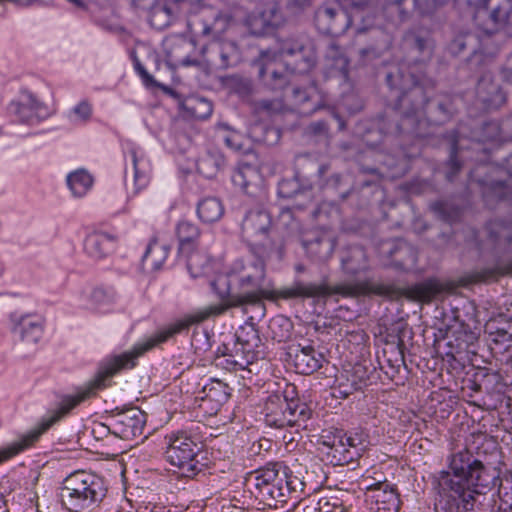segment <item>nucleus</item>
Instances as JSON below:
<instances>
[{
    "label": "nucleus",
    "instance_id": "obj_1",
    "mask_svg": "<svg viewBox=\"0 0 512 512\" xmlns=\"http://www.w3.org/2000/svg\"><path fill=\"white\" fill-rule=\"evenodd\" d=\"M231 277L236 282V294L225 305H210L186 315L168 328L136 344L132 350L107 359L93 380L80 387L75 394L67 395L62 399L58 409L48 417V429L80 403L94 397L98 390L104 389L107 386L106 381L117 372L122 369L133 368L136 365L137 358L156 345L167 341L177 333L187 330L194 324L202 323L210 317L224 313L229 308L255 305L264 297L265 269L262 261L258 259L235 261L231 267Z\"/></svg>",
    "mask_w": 512,
    "mask_h": 512
},
{
    "label": "nucleus",
    "instance_id": "obj_2",
    "mask_svg": "<svg viewBox=\"0 0 512 512\" xmlns=\"http://www.w3.org/2000/svg\"><path fill=\"white\" fill-rule=\"evenodd\" d=\"M451 472H443L439 485L453 498H461L465 510H471L475 495L482 494L489 486V475L481 461L473 459L467 451L454 454L450 461Z\"/></svg>",
    "mask_w": 512,
    "mask_h": 512
},
{
    "label": "nucleus",
    "instance_id": "obj_3",
    "mask_svg": "<svg viewBox=\"0 0 512 512\" xmlns=\"http://www.w3.org/2000/svg\"><path fill=\"white\" fill-rule=\"evenodd\" d=\"M102 478L85 471L70 474L63 482L60 499L70 512H80L100 503L106 496Z\"/></svg>",
    "mask_w": 512,
    "mask_h": 512
},
{
    "label": "nucleus",
    "instance_id": "obj_4",
    "mask_svg": "<svg viewBox=\"0 0 512 512\" xmlns=\"http://www.w3.org/2000/svg\"><path fill=\"white\" fill-rule=\"evenodd\" d=\"M280 468L274 465L256 473L254 486L263 501L283 502L290 491L303 489V483L296 476L288 475L285 469Z\"/></svg>",
    "mask_w": 512,
    "mask_h": 512
},
{
    "label": "nucleus",
    "instance_id": "obj_5",
    "mask_svg": "<svg viewBox=\"0 0 512 512\" xmlns=\"http://www.w3.org/2000/svg\"><path fill=\"white\" fill-rule=\"evenodd\" d=\"M166 440V459L171 465L177 467L182 475L192 477L201 471V464L197 460L199 448L189 436L172 434Z\"/></svg>",
    "mask_w": 512,
    "mask_h": 512
},
{
    "label": "nucleus",
    "instance_id": "obj_6",
    "mask_svg": "<svg viewBox=\"0 0 512 512\" xmlns=\"http://www.w3.org/2000/svg\"><path fill=\"white\" fill-rule=\"evenodd\" d=\"M267 425L276 428L297 425L308 418L306 406L298 400H288L286 396L273 394L268 397L264 406Z\"/></svg>",
    "mask_w": 512,
    "mask_h": 512
},
{
    "label": "nucleus",
    "instance_id": "obj_7",
    "mask_svg": "<svg viewBox=\"0 0 512 512\" xmlns=\"http://www.w3.org/2000/svg\"><path fill=\"white\" fill-rule=\"evenodd\" d=\"M474 9V18L487 33L505 27L512 15V0H467Z\"/></svg>",
    "mask_w": 512,
    "mask_h": 512
},
{
    "label": "nucleus",
    "instance_id": "obj_8",
    "mask_svg": "<svg viewBox=\"0 0 512 512\" xmlns=\"http://www.w3.org/2000/svg\"><path fill=\"white\" fill-rule=\"evenodd\" d=\"M322 444L328 448L327 454L336 465H343L354 460L363 449V439L360 435H347L342 430L322 435Z\"/></svg>",
    "mask_w": 512,
    "mask_h": 512
},
{
    "label": "nucleus",
    "instance_id": "obj_9",
    "mask_svg": "<svg viewBox=\"0 0 512 512\" xmlns=\"http://www.w3.org/2000/svg\"><path fill=\"white\" fill-rule=\"evenodd\" d=\"M367 291L366 284H340L329 287L326 284L302 283L296 282L292 286L284 289L281 294L284 298L295 297H325L332 294H341L343 296H357Z\"/></svg>",
    "mask_w": 512,
    "mask_h": 512
},
{
    "label": "nucleus",
    "instance_id": "obj_10",
    "mask_svg": "<svg viewBox=\"0 0 512 512\" xmlns=\"http://www.w3.org/2000/svg\"><path fill=\"white\" fill-rule=\"evenodd\" d=\"M259 343L260 338L254 328L240 329L236 333L234 354L230 355L231 359L226 361L233 364L235 369H245L257 359L256 349L259 347Z\"/></svg>",
    "mask_w": 512,
    "mask_h": 512
},
{
    "label": "nucleus",
    "instance_id": "obj_11",
    "mask_svg": "<svg viewBox=\"0 0 512 512\" xmlns=\"http://www.w3.org/2000/svg\"><path fill=\"white\" fill-rule=\"evenodd\" d=\"M248 27L254 35H267L274 32L284 23V17L279 5L269 1L256 13L248 18Z\"/></svg>",
    "mask_w": 512,
    "mask_h": 512
},
{
    "label": "nucleus",
    "instance_id": "obj_12",
    "mask_svg": "<svg viewBox=\"0 0 512 512\" xmlns=\"http://www.w3.org/2000/svg\"><path fill=\"white\" fill-rule=\"evenodd\" d=\"M12 332L19 336L20 340L27 345L35 344L43 334V321L33 315L12 313Z\"/></svg>",
    "mask_w": 512,
    "mask_h": 512
},
{
    "label": "nucleus",
    "instance_id": "obj_13",
    "mask_svg": "<svg viewBox=\"0 0 512 512\" xmlns=\"http://www.w3.org/2000/svg\"><path fill=\"white\" fill-rule=\"evenodd\" d=\"M260 77L273 89H281L288 84V73L278 69L281 63L277 59V54L270 51L261 53L259 60Z\"/></svg>",
    "mask_w": 512,
    "mask_h": 512
},
{
    "label": "nucleus",
    "instance_id": "obj_14",
    "mask_svg": "<svg viewBox=\"0 0 512 512\" xmlns=\"http://www.w3.org/2000/svg\"><path fill=\"white\" fill-rule=\"evenodd\" d=\"M350 17L341 9L323 7L316 12V23L325 33H339L350 25Z\"/></svg>",
    "mask_w": 512,
    "mask_h": 512
},
{
    "label": "nucleus",
    "instance_id": "obj_15",
    "mask_svg": "<svg viewBox=\"0 0 512 512\" xmlns=\"http://www.w3.org/2000/svg\"><path fill=\"white\" fill-rule=\"evenodd\" d=\"M270 226L271 218L267 212L250 211L242 224L243 235L248 241L257 243L267 235Z\"/></svg>",
    "mask_w": 512,
    "mask_h": 512
},
{
    "label": "nucleus",
    "instance_id": "obj_16",
    "mask_svg": "<svg viewBox=\"0 0 512 512\" xmlns=\"http://www.w3.org/2000/svg\"><path fill=\"white\" fill-rule=\"evenodd\" d=\"M289 355L293 358L294 367L300 374H311L322 366V355L310 345H299L292 349Z\"/></svg>",
    "mask_w": 512,
    "mask_h": 512
},
{
    "label": "nucleus",
    "instance_id": "obj_17",
    "mask_svg": "<svg viewBox=\"0 0 512 512\" xmlns=\"http://www.w3.org/2000/svg\"><path fill=\"white\" fill-rule=\"evenodd\" d=\"M116 238L103 232L89 234L84 240L85 254L94 260L107 257L115 248Z\"/></svg>",
    "mask_w": 512,
    "mask_h": 512
},
{
    "label": "nucleus",
    "instance_id": "obj_18",
    "mask_svg": "<svg viewBox=\"0 0 512 512\" xmlns=\"http://www.w3.org/2000/svg\"><path fill=\"white\" fill-rule=\"evenodd\" d=\"M369 497L375 503V508L399 509V496L393 486L387 482H377L367 487Z\"/></svg>",
    "mask_w": 512,
    "mask_h": 512
},
{
    "label": "nucleus",
    "instance_id": "obj_19",
    "mask_svg": "<svg viewBox=\"0 0 512 512\" xmlns=\"http://www.w3.org/2000/svg\"><path fill=\"white\" fill-rule=\"evenodd\" d=\"M116 293L104 287L93 288L88 295L89 308L99 314H109L114 311Z\"/></svg>",
    "mask_w": 512,
    "mask_h": 512
},
{
    "label": "nucleus",
    "instance_id": "obj_20",
    "mask_svg": "<svg viewBox=\"0 0 512 512\" xmlns=\"http://www.w3.org/2000/svg\"><path fill=\"white\" fill-rule=\"evenodd\" d=\"M121 437L125 439L142 435L145 426V414L138 409H131L122 414L118 420Z\"/></svg>",
    "mask_w": 512,
    "mask_h": 512
},
{
    "label": "nucleus",
    "instance_id": "obj_21",
    "mask_svg": "<svg viewBox=\"0 0 512 512\" xmlns=\"http://www.w3.org/2000/svg\"><path fill=\"white\" fill-rule=\"evenodd\" d=\"M301 56L302 61L298 62L296 61L293 70L297 72H306L310 70L315 62V58L313 53L309 50L306 51V48L298 43V42H287L283 45L280 56Z\"/></svg>",
    "mask_w": 512,
    "mask_h": 512
},
{
    "label": "nucleus",
    "instance_id": "obj_22",
    "mask_svg": "<svg viewBox=\"0 0 512 512\" xmlns=\"http://www.w3.org/2000/svg\"><path fill=\"white\" fill-rule=\"evenodd\" d=\"M224 211V205L217 197H206L197 205L198 217L207 224L219 221L223 217Z\"/></svg>",
    "mask_w": 512,
    "mask_h": 512
},
{
    "label": "nucleus",
    "instance_id": "obj_23",
    "mask_svg": "<svg viewBox=\"0 0 512 512\" xmlns=\"http://www.w3.org/2000/svg\"><path fill=\"white\" fill-rule=\"evenodd\" d=\"M176 235L179 240L180 253H186L194 248L200 236V230L193 222L181 220L176 226Z\"/></svg>",
    "mask_w": 512,
    "mask_h": 512
},
{
    "label": "nucleus",
    "instance_id": "obj_24",
    "mask_svg": "<svg viewBox=\"0 0 512 512\" xmlns=\"http://www.w3.org/2000/svg\"><path fill=\"white\" fill-rule=\"evenodd\" d=\"M168 253V247L164 244H160L156 238H153L143 256V264L148 269L158 270L166 261Z\"/></svg>",
    "mask_w": 512,
    "mask_h": 512
},
{
    "label": "nucleus",
    "instance_id": "obj_25",
    "mask_svg": "<svg viewBox=\"0 0 512 512\" xmlns=\"http://www.w3.org/2000/svg\"><path fill=\"white\" fill-rule=\"evenodd\" d=\"M205 397L202 399V408H207L209 403H214L211 410L217 411L229 398L228 387L221 381H214L204 387Z\"/></svg>",
    "mask_w": 512,
    "mask_h": 512
},
{
    "label": "nucleus",
    "instance_id": "obj_26",
    "mask_svg": "<svg viewBox=\"0 0 512 512\" xmlns=\"http://www.w3.org/2000/svg\"><path fill=\"white\" fill-rule=\"evenodd\" d=\"M186 256V265L193 278L203 277L211 270V261L207 255L200 251L182 253Z\"/></svg>",
    "mask_w": 512,
    "mask_h": 512
},
{
    "label": "nucleus",
    "instance_id": "obj_27",
    "mask_svg": "<svg viewBox=\"0 0 512 512\" xmlns=\"http://www.w3.org/2000/svg\"><path fill=\"white\" fill-rule=\"evenodd\" d=\"M93 181V177L84 169H78L67 176V185L75 197L86 195Z\"/></svg>",
    "mask_w": 512,
    "mask_h": 512
},
{
    "label": "nucleus",
    "instance_id": "obj_28",
    "mask_svg": "<svg viewBox=\"0 0 512 512\" xmlns=\"http://www.w3.org/2000/svg\"><path fill=\"white\" fill-rule=\"evenodd\" d=\"M413 7V0H385L383 9L392 21L402 22L409 18Z\"/></svg>",
    "mask_w": 512,
    "mask_h": 512
},
{
    "label": "nucleus",
    "instance_id": "obj_29",
    "mask_svg": "<svg viewBox=\"0 0 512 512\" xmlns=\"http://www.w3.org/2000/svg\"><path fill=\"white\" fill-rule=\"evenodd\" d=\"M231 18L228 15L218 14L212 21L203 20L201 35L218 40L230 26Z\"/></svg>",
    "mask_w": 512,
    "mask_h": 512
},
{
    "label": "nucleus",
    "instance_id": "obj_30",
    "mask_svg": "<svg viewBox=\"0 0 512 512\" xmlns=\"http://www.w3.org/2000/svg\"><path fill=\"white\" fill-rule=\"evenodd\" d=\"M133 162V179L136 186V192L146 187L149 182V165L145 161L143 154H139L137 150L131 151Z\"/></svg>",
    "mask_w": 512,
    "mask_h": 512
},
{
    "label": "nucleus",
    "instance_id": "obj_31",
    "mask_svg": "<svg viewBox=\"0 0 512 512\" xmlns=\"http://www.w3.org/2000/svg\"><path fill=\"white\" fill-rule=\"evenodd\" d=\"M233 284H236V282L235 279L231 277V270L227 274L217 276V278L211 283L213 290L221 300L219 305H225L232 296L236 294V290L233 291L232 288Z\"/></svg>",
    "mask_w": 512,
    "mask_h": 512
},
{
    "label": "nucleus",
    "instance_id": "obj_32",
    "mask_svg": "<svg viewBox=\"0 0 512 512\" xmlns=\"http://www.w3.org/2000/svg\"><path fill=\"white\" fill-rule=\"evenodd\" d=\"M183 105L185 110L196 119H206L213 111L211 102L197 96L187 98Z\"/></svg>",
    "mask_w": 512,
    "mask_h": 512
},
{
    "label": "nucleus",
    "instance_id": "obj_33",
    "mask_svg": "<svg viewBox=\"0 0 512 512\" xmlns=\"http://www.w3.org/2000/svg\"><path fill=\"white\" fill-rule=\"evenodd\" d=\"M257 178L255 169L250 165H242L232 175V182L236 187H239L243 192L250 193V186L252 181Z\"/></svg>",
    "mask_w": 512,
    "mask_h": 512
},
{
    "label": "nucleus",
    "instance_id": "obj_34",
    "mask_svg": "<svg viewBox=\"0 0 512 512\" xmlns=\"http://www.w3.org/2000/svg\"><path fill=\"white\" fill-rule=\"evenodd\" d=\"M224 160L220 155L206 154L197 162V169L206 178L214 177L223 165Z\"/></svg>",
    "mask_w": 512,
    "mask_h": 512
},
{
    "label": "nucleus",
    "instance_id": "obj_35",
    "mask_svg": "<svg viewBox=\"0 0 512 512\" xmlns=\"http://www.w3.org/2000/svg\"><path fill=\"white\" fill-rule=\"evenodd\" d=\"M269 329L274 340L283 342L291 335L292 323L283 316H277L270 321Z\"/></svg>",
    "mask_w": 512,
    "mask_h": 512
},
{
    "label": "nucleus",
    "instance_id": "obj_36",
    "mask_svg": "<svg viewBox=\"0 0 512 512\" xmlns=\"http://www.w3.org/2000/svg\"><path fill=\"white\" fill-rule=\"evenodd\" d=\"M366 254L361 248H355L351 251L348 259L343 261L345 270L350 274H356L366 269Z\"/></svg>",
    "mask_w": 512,
    "mask_h": 512
},
{
    "label": "nucleus",
    "instance_id": "obj_37",
    "mask_svg": "<svg viewBox=\"0 0 512 512\" xmlns=\"http://www.w3.org/2000/svg\"><path fill=\"white\" fill-rule=\"evenodd\" d=\"M441 285L436 281H428L414 288L415 296L424 302L431 301L438 293L441 292Z\"/></svg>",
    "mask_w": 512,
    "mask_h": 512
},
{
    "label": "nucleus",
    "instance_id": "obj_38",
    "mask_svg": "<svg viewBox=\"0 0 512 512\" xmlns=\"http://www.w3.org/2000/svg\"><path fill=\"white\" fill-rule=\"evenodd\" d=\"M92 115V106L88 101H81L70 112L69 117L75 123H86Z\"/></svg>",
    "mask_w": 512,
    "mask_h": 512
},
{
    "label": "nucleus",
    "instance_id": "obj_39",
    "mask_svg": "<svg viewBox=\"0 0 512 512\" xmlns=\"http://www.w3.org/2000/svg\"><path fill=\"white\" fill-rule=\"evenodd\" d=\"M448 0H413L414 8L420 15H431L435 13Z\"/></svg>",
    "mask_w": 512,
    "mask_h": 512
},
{
    "label": "nucleus",
    "instance_id": "obj_40",
    "mask_svg": "<svg viewBox=\"0 0 512 512\" xmlns=\"http://www.w3.org/2000/svg\"><path fill=\"white\" fill-rule=\"evenodd\" d=\"M413 46L419 53L430 56L433 50V43L430 37L422 35H414L412 38Z\"/></svg>",
    "mask_w": 512,
    "mask_h": 512
},
{
    "label": "nucleus",
    "instance_id": "obj_41",
    "mask_svg": "<svg viewBox=\"0 0 512 512\" xmlns=\"http://www.w3.org/2000/svg\"><path fill=\"white\" fill-rule=\"evenodd\" d=\"M337 1L344 6L358 8V9L367 8L372 3V0H337Z\"/></svg>",
    "mask_w": 512,
    "mask_h": 512
},
{
    "label": "nucleus",
    "instance_id": "obj_42",
    "mask_svg": "<svg viewBox=\"0 0 512 512\" xmlns=\"http://www.w3.org/2000/svg\"><path fill=\"white\" fill-rule=\"evenodd\" d=\"M335 65L344 75L347 74L348 60L346 57L341 56L336 59Z\"/></svg>",
    "mask_w": 512,
    "mask_h": 512
},
{
    "label": "nucleus",
    "instance_id": "obj_43",
    "mask_svg": "<svg viewBox=\"0 0 512 512\" xmlns=\"http://www.w3.org/2000/svg\"><path fill=\"white\" fill-rule=\"evenodd\" d=\"M166 12L164 9H155L151 16V23L152 25H157V20L160 19L162 16H165Z\"/></svg>",
    "mask_w": 512,
    "mask_h": 512
},
{
    "label": "nucleus",
    "instance_id": "obj_44",
    "mask_svg": "<svg viewBox=\"0 0 512 512\" xmlns=\"http://www.w3.org/2000/svg\"><path fill=\"white\" fill-rule=\"evenodd\" d=\"M93 431L100 435H107L109 433V428L106 425L100 423L96 426V428H94Z\"/></svg>",
    "mask_w": 512,
    "mask_h": 512
},
{
    "label": "nucleus",
    "instance_id": "obj_45",
    "mask_svg": "<svg viewBox=\"0 0 512 512\" xmlns=\"http://www.w3.org/2000/svg\"><path fill=\"white\" fill-rule=\"evenodd\" d=\"M25 104L30 105L32 108H38L40 105V103L32 95L27 96V101Z\"/></svg>",
    "mask_w": 512,
    "mask_h": 512
},
{
    "label": "nucleus",
    "instance_id": "obj_46",
    "mask_svg": "<svg viewBox=\"0 0 512 512\" xmlns=\"http://www.w3.org/2000/svg\"><path fill=\"white\" fill-rule=\"evenodd\" d=\"M360 55H361L362 58H365L368 55L376 56V53H375V51L373 49H362L360 51Z\"/></svg>",
    "mask_w": 512,
    "mask_h": 512
},
{
    "label": "nucleus",
    "instance_id": "obj_47",
    "mask_svg": "<svg viewBox=\"0 0 512 512\" xmlns=\"http://www.w3.org/2000/svg\"><path fill=\"white\" fill-rule=\"evenodd\" d=\"M68 3H70L71 5H73L74 7H77V8H82L84 7V2L83 0H66Z\"/></svg>",
    "mask_w": 512,
    "mask_h": 512
},
{
    "label": "nucleus",
    "instance_id": "obj_48",
    "mask_svg": "<svg viewBox=\"0 0 512 512\" xmlns=\"http://www.w3.org/2000/svg\"><path fill=\"white\" fill-rule=\"evenodd\" d=\"M450 163H451V166H452V169H453L454 173L457 172L460 169V165L457 162L455 157L452 156V158L450 160Z\"/></svg>",
    "mask_w": 512,
    "mask_h": 512
},
{
    "label": "nucleus",
    "instance_id": "obj_49",
    "mask_svg": "<svg viewBox=\"0 0 512 512\" xmlns=\"http://www.w3.org/2000/svg\"><path fill=\"white\" fill-rule=\"evenodd\" d=\"M258 446H259V448H261V447H265V449H266V450H269V449H270V447H271V443H270V441H269V440H267V439H263V440H260V442H259V445H258Z\"/></svg>",
    "mask_w": 512,
    "mask_h": 512
},
{
    "label": "nucleus",
    "instance_id": "obj_50",
    "mask_svg": "<svg viewBox=\"0 0 512 512\" xmlns=\"http://www.w3.org/2000/svg\"><path fill=\"white\" fill-rule=\"evenodd\" d=\"M399 509H380L374 508V512H398Z\"/></svg>",
    "mask_w": 512,
    "mask_h": 512
},
{
    "label": "nucleus",
    "instance_id": "obj_51",
    "mask_svg": "<svg viewBox=\"0 0 512 512\" xmlns=\"http://www.w3.org/2000/svg\"><path fill=\"white\" fill-rule=\"evenodd\" d=\"M138 70H139L140 74L142 75V77H144L145 79L149 78L148 74L146 73V71L143 68L138 66Z\"/></svg>",
    "mask_w": 512,
    "mask_h": 512
},
{
    "label": "nucleus",
    "instance_id": "obj_52",
    "mask_svg": "<svg viewBox=\"0 0 512 512\" xmlns=\"http://www.w3.org/2000/svg\"><path fill=\"white\" fill-rule=\"evenodd\" d=\"M4 508H5V502L2 499V497H0V512H4V510H5Z\"/></svg>",
    "mask_w": 512,
    "mask_h": 512
},
{
    "label": "nucleus",
    "instance_id": "obj_53",
    "mask_svg": "<svg viewBox=\"0 0 512 512\" xmlns=\"http://www.w3.org/2000/svg\"><path fill=\"white\" fill-rule=\"evenodd\" d=\"M183 65H189L191 62L189 60L183 59L180 61Z\"/></svg>",
    "mask_w": 512,
    "mask_h": 512
},
{
    "label": "nucleus",
    "instance_id": "obj_54",
    "mask_svg": "<svg viewBox=\"0 0 512 512\" xmlns=\"http://www.w3.org/2000/svg\"><path fill=\"white\" fill-rule=\"evenodd\" d=\"M297 270H298V271H302V267H301V266H298V267H297Z\"/></svg>",
    "mask_w": 512,
    "mask_h": 512
},
{
    "label": "nucleus",
    "instance_id": "obj_55",
    "mask_svg": "<svg viewBox=\"0 0 512 512\" xmlns=\"http://www.w3.org/2000/svg\"><path fill=\"white\" fill-rule=\"evenodd\" d=\"M308 511H309V512H313V511H315V510H314V509H312V508H308Z\"/></svg>",
    "mask_w": 512,
    "mask_h": 512
}]
</instances>
